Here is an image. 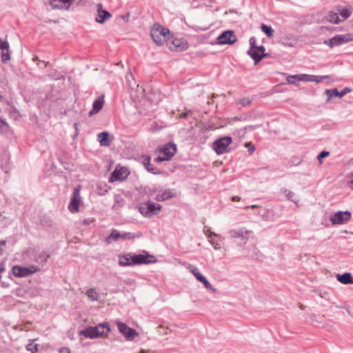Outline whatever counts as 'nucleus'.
I'll return each mask as SVG.
<instances>
[{
	"mask_svg": "<svg viewBox=\"0 0 353 353\" xmlns=\"http://www.w3.org/2000/svg\"><path fill=\"white\" fill-rule=\"evenodd\" d=\"M282 192L285 194V196L287 197L288 199H289V200H290L292 201H294V203L296 202L294 199L295 194L293 192H292V191H290V190H289L288 189H285V188L283 189Z\"/></svg>",
	"mask_w": 353,
	"mask_h": 353,
	"instance_id": "obj_33",
	"label": "nucleus"
},
{
	"mask_svg": "<svg viewBox=\"0 0 353 353\" xmlns=\"http://www.w3.org/2000/svg\"><path fill=\"white\" fill-rule=\"evenodd\" d=\"M249 43L250 45V50H255V48H256V39L255 37H252L250 39Z\"/></svg>",
	"mask_w": 353,
	"mask_h": 353,
	"instance_id": "obj_42",
	"label": "nucleus"
},
{
	"mask_svg": "<svg viewBox=\"0 0 353 353\" xmlns=\"http://www.w3.org/2000/svg\"><path fill=\"white\" fill-rule=\"evenodd\" d=\"M261 29L268 38L273 37L274 31L271 26H268L265 24L262 23L261 26Z\"/></svg>",
	"mask_w": 353,
	"mask_h": 353,
	"instance_id": "obj_27",
	"label": "nucleus"
},
{
	"mask_svg": "<svg viewBox=\"0 0 353 353\" xmlns=\"http://www.w3.org/2000/svg\"><path fill=\"white\" fill-rule=\"evenodd\" d=\"M292 79H296L297 81H312V75L309 74H295V75H290L287 77V81L290 84L296 85V81H293Z\"/></svg>",
	"mask_w": 353,
	"mask_h": 353,
	"instance_id": "obj_18",
	"label": "nucleus"
},
{
	"mask_svg": "<svg viewBox=\"0 0 353 353\" xmlns=\"http://www.w3.org/2000/svg\"><path fill=\"white\" fill-rule=\"evenodd\" d=\"M351 216V212L348 210L339 211L332 214L330 220L332 225H343L348 222Z\"/></svg>",
	"mask_w": 353,
	"mask_h": 353,
	"instance_id": "obj_7",
	"label": "nucleus"
},
{
	"mask_svg": "<svg viewBox=\"0 0 353 353\" xmlns=\"http://www.w3.org/2000/svg\"><path fill=\"white\" fill-rule=\"evenodd\" d=\"M230 234V236L232 237V238H236V237H240L242 236V231L241 230H231L230 232H229Z\"/></svg>",
	"mask_w": 353,
	"mask_h": 353,
	"instance_id": "obj_37",
	"label": "nucleus"
},
{
	"mask_svg": "<svg viewBox=\"0 0 353 353\" xmlns=\"http://www.w3.org/2000/svg\"><path fill=\"white\" fill-rule=\"evenodd\" d=\"M329 78H330V77L327 75H325V76L312 75V81H314L316 83H320L321 81H322L323 79H329Z\"/></svg>",
	"mask_w": 353,
	"mask_h": 353,
	"instance_id": "obj_36",
	"label": "nucleus"
},
{
	"mask_svg": "<svg viewBox=\"0 0 353 353\" xmlns=\"http://www.w3.org/2000/svg\"><path fill=\"white\" fill-rule=\"evenodd\" d=\"M110 332V327L108 323L104 322L99 323L94 327H88L79 332V334L89 339H96L108 334Z\"/></svg>",
	"mask_w": 353,
	"mask_h": 353,
	"instance_id": "obj_1",
	"label": "nucleus"
},
{
	"mask_svg": "<svg viewBox=\"0 0 353 353\" xmlns=\"http://www.w3.org/2000/svg\"><path fill=\"white\" fill-rule=\"evenodd\" d=\"M1 57V60L3 63H6L7 61H10V55L9 50L8 51L6 50V52H4V50L2 51Z\"/></svg>",
	"mask_w": 353,
	"mask_h": 353,
	"instance_id": "obj_35",
	"label": "nucleus"
},
{
	"mask_svg": "<svg viewBox=\"0 0 353 353\" xmlns=\"http://www.w3.org/2000/svg\"><path fill=\"white\" fill-rule=\"evenodd\" d=\"M79 188H76L73 192V196L68 205V209L72 213H77L79 212V203L81 201L79 194Z\"/></svg>",
	"mask_w": 353,
	"mask_h": 353,
	"instance_id": "obj_11",
	"label": "nucleus"
},
{
	"mask_svg": "<svg viewBox=\"0 0 353 353\" xmlns=\"http://www.w3.org/2000/svg\"><path fill=\"white\" fill-rule=\"evenodd\" d=\"M37 344L29 343L26 345V349L32 353H36L37 352Z\"/></svg>",
	"mask_w": 353,
	"mask_h": 353,
	"instance_id": "obj_38",
	"label": "nucleus"
},
{
	"mask_svg": "<svg viewBox=\"0 0 353 353\" xmlns=\"http://www.w3.org/2000/svg\"><path fill=\"white\" fill-rule=\"evenodd\" d=\"M191 113V110H188L185 112H183V113H181L180 115H179V117L180 118H182V119H185L187 118V117L188 116V114Z\"/></svg>",
	"mask_w": 353,
	"mask_h": 353,
	"instance_id": "obj_48",
	"label": "nucleus"
},
{
	"mask_svg": "<svg viewBox=\"0 0 353 353\" xmlns=\"http://www.w3.org/2000/svg\"><path fill=\"white\" fill-rule=\"evenodd\" d=\"M232 143L230 137H221L213 143V148L218 154H223L228 150V147Z\"/></svg>",
	"mask_w": 353,
	"mask_h": 353,
	"instance_id": "obj_8",
	"label": "nucleus"
},
{
	"mask_svg": "<svg viewBox=\"0 0 353 353\" xmlns=\"http://www.w3.org/2000/svg\"><path fill=\"white\" fill-rule=\"evenodd\" d=\"M1 111V110L0 109V112Z\"/></svg>",
	"mask_w": 353,
	"mask_h": 353,
	"instance_id": "obj_61",
	"label": "nucleus"
},
{
	"mask_svg": "<svg viewBox=\"0 0 353 353\" xmlns=\"http://www.w3.org/2000/svg\"><path fill=\"white\" fill-rule=\"evenodd\" d=\"M97 15L95 18V21L99 23H104L106 20L109 19L112 15L111 14L103 8L101 3L97 4Z\"/></svg>",
	"mask_w": 353,
	"mask_h": 353,
	"instance_id": "obj_13",
	"label": "nucleus"
},
{
	"mask_svg": "<svg viewBox=\"0 0 353 353\" xmlns=\"http://www.w3.org/2000/svg\"><path fill=\"white\" fill-rule=\"evenodd\" d=\"M188 268L198 281H200L203 277L195 266L189 265Z\"/></svg>",
	"mask_w": 353,
	"mask_h": 353,
	"instance_id": "obj_31",
	"label": "nucleus"
},
{
	"mask_svg": "<svg viewBox=\"0 0 353 353\" xmlns=\"http://www.w3.org/2000/svg\"><path fill=\"white\" fill-rule=\"evenodd\" d=\"M104 103V96H99L92 104V110L89 112V116L91 117L97 113H98L103 106Z\"/></svg>",
	"mask_w": 353,
	"mask_h": 353,
	"instance_id": "obj_16",
	"label": "nucleus"
},
{
	"mask_svg": "<svg viewBox=\"0 0 353 353\" xmlns=\"http://www.w3.org/2000/svg\"><path fill=\"white\" fill-rule=\"evenodd\" d=\"M161 210V205L151 201L142 203L139 207V212L145 217H151L157 214Z\"/></svg>",
	"mask_w": 353,
	"mask_h": 353,
	"instance_id": "obj_4",
	"label": "nucleus"
},
{
	"mask_svg": "<svg viewBox=\"0 0 353 353\" xmlns=\"http://www.w3.org/2000/svg\"><path fill=\"white\" fill-rule=\"evenodd\" d=\"M256 207H257V205H251V206H247L245 208H256Z\"/></svg>",
	"mask_w": 353,
	"mask_h": 353,
	"instance_id": "obj_54",
	"label": "nucleus"
},
{
	"mask_svg": "<svg viewBox=\"0 0 353 353\" xmlns=\"http://www.w3.org/2000/svg\"><path fill=\"white\" fill-rule=\"evenodd\" d=\"M180 40H178V39H175L173 41V45L174 46V48L177 50V49H179V50H182L183 49V47L182 48H180Z\"/></svg>",
	"mask_w": 353,
	"mask_h": 353,
	"instance_id": "obj_46",
	"label": "nucleus"
},
{
	"mask_svg": "<svg viewBox=\"0 0 353 353\" xmlns=\"http://www.w3.org/2000/svg\"><path fill=\"white\" fill-rule=\"evenodd\" d=\"M350 185L352 188L353 189V179L350 181Z\"/></svg>",
	"mask_w": 353,
	"mask_h": 353,
	"instance_id": "obj_55",
	"label": "nucleus"
},
{
	"mask_svg": "<svg viewBox=\"0 0 353 353\" xmlns=\"http://www.w3.org/2000/svg\"><path fill=\"white\" fill-rule=\"evenodd\" d=\"M39 270V268L37 265H30L28 267L14 265L12 268V274L19 278L28 276L37 272Z\"/></svg>",
	"mask_w": 353,
	"mask_h": 353,
	"instance_id": "obj_5",
	"label": "nucleus"
},
{
	"mask_svg": "<svg viewBox=\"0 0 353 353\" xmlns=\"http://www.w3.org/2000/svg\"><path fill=\"white\" fill-rule=\"evenodd\" d=\"M232 201H239L241 200V197L240 196H233L232 199Z\"/></svg>",
	"mask_w": 353,
	"mask_h": 353,
	"instance_id": "obj_52",
	"label": "nucleus"
},
{
	"mask_svg": "<svg viewBox=\"0 0 353 353\" xmlns=\"http://www.w3.org/2000/svg\"><path fill=\"white\" fill-rule=\"evenodd\" d=\"M176 146L175 144L169 143L162 147L159 152L160 155L155 159V161L161 162L170 160L175 154Z\"/></svg>",
	"mask_w": 353,
	"mask_h": 353,
	"instance_id": "obj_3",
	"label": "nucleus"
},
{
	"mask_svg": "<svg viewBox=\"0 0 353 353\" xmlns=\"http://www.w3.org/2000/svg\"><path fill=\"white\" fill-rule=\"evenodd\" d=\"M338 12L339 14L343 18V20L347 19L351 15L352 13V10L346 8H341L340 9H338Z\"/></svg>",
	"mask_w": 353,
	"mask_h": 353,
	"instance_id": "obj_28",
	"label": "nucleus"
},
{
	"mask_svg": "<svg viewBox=\"0 0 353 353\" xmlns=\"http://www.w3.org/2000/svg\"><path fill=\"white\" fill-rule=\"evenodd\" d=\"M352 90L349 88H345L341 92H339L336 89L326 90L325 94L327 96V101H330L334 97L342 98L347 93L351 92Z\"/></svg>",
	"mask_w": 353,
	"mask_h": 353,
	"instance_id": "obj_15",
	"label": "nucleus"
},
{
	"mask_svg": "<svg viewBox=\"0 0 353 353\" xmlns=\"http://www.w3.org/2000/svg\"><path fill=\"white\" fill-rule=\"evenodd\" d=\"M85 294L91 301H98L100 297L99 293L94 288L88 289Z\"/></svg>",
	"mask_w": 353,
	"mask_h": 353,
	"instance_id": "obj_25",
	"label": "nucleus"
},
{
	"mask_svg": "<svg viewBox=\"0 0 353 353\" xmlns=\"http://www.w3.org/2000/svg\"><path fill=\"white\" fill-rule=\"evenodd\" d=\"M37 59H38V57H35L34 58V60H37Z\"/></svg>",
	"mask_w": 353,
	"mask_h": 353,
	"instance_id": "obj_58",
	"label": "nucleus"
},
{
	"mask_svg": "<svg viewBox=\"0 0 353 353\" xmlns=\"http://www.w3.org/2000/svg\"><path fill=\"white\" fill-rule=\"evenodd\" d=\"M350 41H353V34H337L328 40H325L324 43L333 48Z\"/></svg>",
	"mask_w": 353,
	"mask_h": 353,
	"instance_id": "obj_6",
	"label": "nucleus"
},
{
	"mask_svg": "<svg viewBox=\"0 0 353 353\" xmlns=\"http://www.w3.org/2000/svg\"><path fill=\"white\" fill-rule=\"evenodd\" d=\"M59 353H71V352H70V350L69 348H68V347H61L59 350Z\"/></svg>",
	"mask_w": 353,
	"mask_h": 353,
	"instance_id": "obj_49",
	"label": "nucleus"
},
{
	"mask_svg": "<svg viewBox=\"0 0 353 353\" xmlns=\"http://www.w3.org/2000/svg\"><path fill=\"white\" fill-rule=\"evenodd\" d=\"M9 48V43L6 41L3 40L2 39H0V50L2 51L7 50L8 51Z\"/></svg>",
	"mask_w": 353,
	"mask_h": 353,
	"instance_id": "obj_39",
	"label": "nucleus"
},
{
	"mask_svg": "<svg viewBox=\"0 0 353 353\" xmlns=\"http://www.w3.org/2000/svg\"><path fill=\"white\" fill-rule=\"evenodd\" d=\"M42 62H43V63H44L45 66L47 65V63L45 61H42Z\"/></svg>",
	"mask_w": 353,
	"mask_h": 353,
	"instance_id": "obj_57",
	"label": "nucleus"
},
{
	"mask_svg": "<svg viewBox=\"0 0 353 353\" xmlns=\"http://www.w3.org/2000/svg\"><path fill=\"white\" fill-rule=\"evenodd\" d=\"M121 236V234L118 230L114 229L112 230L110 234L105 239V242L108 244L112 243V241H117Z\"/></svg>",
	"mask_w": 353,
	"mask_h": 353,
	"instance_id": "obj_24",
	"label": "nucleus"
},
{
	"mask_svg": "<svg viewBox=\"0 0 353 353\" xmlns=\"http://www.w3.org/2000/svg\"><path fill=\"white\" fill-rule=\"evenodd\" d=\"M236 41V37L232 30H225L217 37L219 45L233 44Z\"/></svg>",
	"mask_w": 353,
	"mask_h": 353,
	"instance_id": "obj_10",
	"label": "nucleus"
},
{
	"mask_svg": "<svg viewBox=\"0 0 353 353\" xmlns=\"http://www.w3.org/2000/svg\"><path fill=\"white\" fill-rule=\"evenodd\" d=\"M2 98V96L0 94V101H1Z\"/></svg>",
	"mask_w": 353,
	"mask_h": 353,
	"instance_id": "obj_59",
	"label": "nucleus"
},
{
	"mask_svg": "<svg viewBox=\"0 0 353 353\" xmlns=\"http://www.w3.org/2000/svg\"><path fill=\"white\" fill-rule=\"evenodd\" d=\"M5 245H6V241L1 240L0 241V254H2L3 250V246H5Z\"/></svg>",
	"mask_w": 353,
	"mask_h": 353,
	"instance_id": "obj_50",
	"label": "nucleus"
},
{
	"mask_svg": "<svg viewBox=\"0 0 353 353\" xmlns=\"http://www.w3.org/2000/svg\"><path fill=\"white\" fill-rule=\"evenodd\" d=\"M50 257V255L48 254L46 252H42L41 253L38 257H37V261L40 262V263H44V262H46L47 260L49 259Z\"/></svg>",
	"mask_w": 353,
	"mask_h": 353,
	"instance_id": "obj_34",
	"label": "nucleus"
},
{
	"mask_svg": "<svg viewBox=\"0 0 353 353\" xmlns=\"http://www.w3.org/2000/svg\"><path fill=\"white\" fill-rule=\"evenodd\" d=\"M265 51V48L263 46H259L255 48V50H249L248 51V54L250 56V57L253 59V52H256L259 55H261Z\"/></svg>",
	"mask_w": 353,
	"mask_h": 353,
	"instance_id": "obj_30",
	"label": "nucleus"
},
{
	"mask_svg": "<svg viewBox=\"0 0 353 353\" xmlns=\"http://www.w3.org/2000/svg\"><path fill=\"white\" fill-rule=\"evenodd\" d=\"M145 166L146 169L149 172H151L152 173H155V172L154 171L153 167L151 165V164L150 163V158H148V160H147V162L145 163Z\"/></svg>",
	"mask_w": 353,
	"mask_h": 353,
	"instance_id": "obj_44",
	"label": "nucleus"
},
{
	"mask_svg": "<svg viewBox=\"0 0 353 353\" xmlns=\"http://www.w3.org/2000/svg\"><path fill=\"white\" fill-rule=\"evenodd\" d=\"M250 102H251V101H250V100L245 101V100L244 99V105L250 104Z\"/></svg>",
	"mask_w": 353,
	"mask_h": 353,
	"instance_id": "obj_53",
	"label": "nucleus"
},
{
	"mask_svg": "<svg viewBox=\"0 0 353 353\" xmlns=\"http://www.w3.org/2000/svg\"><path fill=\"white\" fill-rule=\"evenodd\" d=\"M330 154V152L325 150L321 152L318 156L317 159L321 161L322 159L327 157Z\"/></svg>",
	"mask_w": 353,
	"mask_h": 353,
	"instance_id": "obj_43",
	"label": "nucleus"
},
{
	"mask_svg": "<svg viewBox=\"0 0 353 353\" xmlns=\"http://www.w3.org/2000/svg\"><path fill=\"white\" fill-rule=\"evenodd\" d=\"M244 147L248 149L249 154H252L255 150V147L251 142L246 143Z\"/></svg>",
	"mask_w": 353,
	"mask_h": 353,
	"instance_id": "obj_41",
	"label": "nucleus"
},
{
	"mask_svg": "<svg viewBox=\"0 0 353 353\" xmlns=\"http://www.w3.org/2000/svg\"><path fill=\"white\" fill-rule=\"evenodd\" d=\"M352 234H353V232H352Z\"/></svg>",
	"mask_w": 353,
	"mask_h": 353,
	"instance_id": "obj_62",
	"label": "nucleus"
},
{
	"mask_svg": "<svg viewBox=\"0 0 353 353\" xmlns=\"http://www.w3.org/2000/svg\"><path fill=\"white\" fill-rule=\"evenodd\" d=\"M337 280L343 284H353V277L350 272H345L343 274H336Z\"/></svg>",
	"mask_w": 353,
	"mask_h": 353,
	"instance_id": "obj_20",
	"label": "nucleus"
},
{
	"mask_svg": "<svg viewBox=\"0 0 353 353\" xmlns=\"http://www.w3.org/2000/svg\"><path fill=\"white\" fill-rule=\"evenodd\" d=\"M117 327L119 332L123 334L128 340H132L138 333L134 329L128 327L125 323L118 322Z\"/></svg>",
	"mask_w": 353,
	"mask_h": 353,
	"instance_id": "obj_12",
	"label": "nucleus"
},
{
	"mask_svg": "<svg viewBox=\"0 0 353 353\" xmlns=\"http://www.w3.org/2000/svg\"><path fill=\"white\" fill-rule=\"evenodd\" d=\"M245 233H246V234H250L251 232L249 231H246Z\"/></svg>",
	"mask_w": 353,
	"mask_h": 353,
	"instance_id": "obj_56",
	"label": "nucleus"
},
{
	"mask_svg": "<svg viewBox=\"0 0 353 353\" xmlns=\"http://www.w3.org/2000/svg\"><path fill=\"white\" fill-rule=\"evenodd\" d=\"M292 81H297V79H292Z\"/></svg>",
	"mask_w": 353,
	"mask_h": 353,
	"instance_id": "obj_60",
	"label": "nucleus"
},
{
	"mask_svg": "<svg viewBox=\"0 0 353 353\" xmlns=\"http://www.w3.org/2000/svg\"><path fill=\"white\" fill-rule=\"evenodd\" d=\"M7 106L6 111L8 112L10 117L14 120L18 119L21 116L19 111L9 103H7Z\"/></svg>",
	"mask_w": 353,
	"mask_h": 353,
	"instance_id": "obj_21",
	"label": "nucleus"
},
{
	"mask_svg": "<svg viewBox=\"0 0 353 353\" xmlns=\"http://www.w3.org/2000/svg\"><path fill=\"white\" fill-rule=\"evenodd\" d=\"M119 264L121 266H131L134 265L132 262V254L128 253L124 255H121L119 256Z\"/></svg>",
	"mask_w": 353,
	"mask_h": 353,
	"instance_id": "obj_19",
	"label": "nucleus"
},
{
	"mask_svg": "<svg viewBox=\"0 0 353 353\" xmlns=\"http://www.w3.org/2000/svg\"><path fill=\"white\" fill-rule=\"evenodd\" d=\"M73 0H50V3L53 8L68 10Z\"/></svg>",
	"mask_w": 353,
	"mask_h": 353,
	"instance_id": "obj_17",
	"label": "nucleus"
},
{
	"mask_svg": "<svg viewBox=\"0 0 353 353\" xmlns=\"http://www.w3.org/2000/svg\"><path fill=\"white\" fill-rule=\"evenodd\" d=\"M327 20L330 23H334L336 24L339 23L342 20H341L338 16V13L334 12H330L327 17Z\"/></svg>",
	"mask_w": 353,
	"mask_h": 353,
	"instance_id": "obj_26",
	"label": "nucleus"
},
{
	"mask_svg": "<svg viewBox=\"0 0 353 353\" xmlns=\"http://www.w3.org/2000/svg\"><path fill=\"white\" fill-rule=\"evenodd\" d=\"M121 239H133L135 237V235L131 232H125L123 234H121Z\"/></svg>",
	"mask_w": 353,
	"mask_h": 353,
	"instance_id": "obj_40",
	"label": "nucleus"
},
{
	"mask_svg": "<svg viewBox=\"0 0 353 353\" xmlns=\"http://www.w3.org/2000/svg\"><path fill=\"white\" fill-rule=\"evenodd\" d=\"M208 237L209 239H211L212 236H217L218 235L212 232H210V230H208V234H206Z\"/></svg>",
	"mask_w": 353,
	"mask_h": 353,
	"instance_id": "obj_51",
	"label": "nucleus"
},
{
	"mask_svg": "<svg viewBox=\"0 0 353 353\" xmlns=\"http://www.w3.org/2000/svg\"><path fill=\"white\" fill-rule=\"evenodd\" d=\"M108 137L109 134L107 132H102L98 134V140L101 146H108L110 145Z\"/></svg>",
	"mask_w": 353,
	"mask_h": 353,
	"instance_id": "obj_23",
	"label": "nucleus"
},
{
	"mask_svg": "<svg viewBox=\"0 0 353 353\" xmlns=\"http://www.w3.org/2000/svg\"><path fill=\"white\" fill-rule=\"evenodd\" d=\"M150 34L154 42L161 46L168 39L170 30L159 23H154L150 30Z\"/></svg>",
	"mask_w": 353,
	"mask_h": 353,
	"instance_id": "obj_2",
	"label": "nucleus"
},
{
	"mask_svg": "<svg viewBox=\"0 0 353 353\" xmlns=\"http://www.w3.org/2000/svg\"><path fill=\"white\" fill-rule=\"evenodd\" d=\"M132 263L135 265L139 264H148L152 263H155L157 259L152 255H150L146 252L140 254H132Z\"/></svg>",
	"mask_w": 353,
	"mask_h": 353,
	"instance_id": "obj_9",
	"label": "nucleus"
},
{
	"mask_svg": "<svg viewBox=\"0 0 353 353\" xmlns=\"http://www.w3.org/2000/svg\"><path fill=\"white\" fill-rule=\"evenodd\" d=\"M128 175V170L125 168H117L114 172L111 174L110 181H114L117 180H123L125 179Z\"/></svg>",
	"mask_w": 353,
	"mask_h": 353,
	"instance_id": "obj_14",
	"label": "nucleus"
},
{
	"mask_svg": "<svg viewBox=\"0 0 353 353\" xmlns=\"http://www.w3.org/2000/svg\"><path fill=\"white\" fill-rule=\"evenodd\" d=\"M206 289L211 290L212 292H216V289L210 284V283L203 276L200 281Z\"/></svg>",
	"mask_w": 353,
	"mask_h": 353,
	"instance_id": "obj_32",
	"label": "nucleus"
},
{
	"mask_svg": "<svg viewBox=\"0 0 353 353\" xmlns=\"http://www.w3.org/2000/svg\"><path fill=\"white\" fill-rule=\"evenodd\" d=\"M8 128V124L3 119L0 117V130H3Z\"/></svg>",
	"mask_w": 353,
	"mask_h": 353,
	"instance_id": "obj_45",
	"label": "nucleus"
},
{
	"mask_svg": "<svg viewBox=\"0 0 353 353\" xmlns=\"http://www.w3.org/2000/svg\"><path fill=\"white\" fill-rule=\"evenodd\" d=\"M209 241L213 245V247L215 250H218L221 248V245L219 243H214L212 240H210Z\"/></svg>",
	"mask_w": 353,
	"mask_h": 353,
	"instance_id": "obj_47",
	"label": "nucleus"
},
{
	"mask_svg": "<svg viewBox=\"0 0 353 353\" xmlns=\"http://www.w3.org/2000/svg\"><path fill=\"white\" fill-rule=\"evenodd\" d=\"M252 55L254 65H257L263 58L270 57V54L268 53H265V52L261 55H259L256 52H253Z\"/></svg>",
	"mask_w": 353,
	"mask_h": 353,
	"instance_id": "obj_29",
	"label": "nucleus"
},
{
	"mask_svg": "<svg viewBox=\"0 0 353 353\" xmlns=\"http://www.w3.org/2000/svg\"><path fill=\"white\" fill-rule=\"evenodd\" d=\"M174 196V194L170 190H167L162 193H159L157 194L155 199L158 201H163L168 199H170Z\"/></svg>",
	"mask_w": 353,
	"mask_h": 353,
	"instance_id": "obj_22",
	"label": "nucleus"
}]
</instances>
